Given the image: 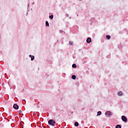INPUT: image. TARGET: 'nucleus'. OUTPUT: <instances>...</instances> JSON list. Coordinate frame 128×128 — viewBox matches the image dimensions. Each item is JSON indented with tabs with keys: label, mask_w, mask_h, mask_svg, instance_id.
I'll return each mask as SVG.
<instances>
[{
	"label": "nucleus",
	"mask_w": 128,
	"mask_h": 128,
	"mask_svg": "<svg viewBox=\"0 0 128 128\" xmlns=\"http://www.w3.org/2000/svg\"><path fill=\"white\" fill-rule=\"evenodd\" d=\"M48 124L49 126H54L56 124V121L52 120H50L48 121Z\"/></svg>",
	"instance_id": "obj_1"
},
{
	"label": "nucleus",
	"mask_w": 128,
	"mask_h": 128,
	"mask_svg": "<svg viewBox=\"0 0 128 128\" xmlns=\"http://www.w3.org/2000/svg\"><path fill=\"white\" fill-rule=\"evenodd\" d=\"M122 120L124 122H128V118L124 116H122Z\"/></svg>",
	"instance_id": "obj_2"
},
{
	"label": "nucleus",
	"mask_w": 128,
	"mask_h": 128,
	"mask_svg": "<svg viewBox=\"0 0 128 128\" xmlns=\"http://www.w3.org/2000/svg\"><path fill=\"white\" fill-rule=\"evenodd\" d=\"M105 114L107 116L110 117L112 116V112L110 111H107L106 112Z\"/></svg>",
	"instance_id": "obj_3"
},
{
	"label": "nucleus",
	"mask_w": 128,
	"mask_h": 128,
	"mask_svg": "<svg viewBox=\"0 0 128 128\" xmlns=\"http://www.w3.org/2000/svg\"><path fill=\"white\" fill-rule=\"evenodd\" d=\"M87 44H90L92 42V38H88L86 40Z\"/></svg>",
	"instance_id": "obj_4"
},
{
	"label": "nucleus",
	"mask_w": 128,
	"mask_h": 128,
	"mask_svg": "<svg viewBox=\"0 0 128 128\" xmlns=\"http://www.w3.org/2000/svg\"><path fill=\"white\" fill-rule=\"evenodd\" d=\"M118 96H122L124 94V93L122 91H120L117 93Z\"/></svg>",
	"instance_id": "obj_5"
},
{
	"label": "nucleus",
	"mask_w": 128,
	"mask_h": 128,
	"mask_svg": "<svg viewBox=\"0 0 128 128\" xmlns=\"http://www.w3.org/2000/svg\"><path fill=\"white\" fill-rule=\"evenodd\" d=\"M13 108L14 110H18V106L17 104H14Z\"/></svg>",
	"instance_id": "obj_6"
},
{
	"label": "nucleus",
	"mask_w": 128,
	"mask_h": 128,
	"mask_svg": "<svg viewBox=\"0 0 128 128\" xmlns=\"http://www.w3.org/2000/svg\"><path fill=\"white\" fill-rule=\"evenodd\" d=\"M29 56L30 58H31V60H34V56L30 55Z\"/></svg>",
	"instance_id": "obj_7"
},
{
	"label": "nucleus",
	"mask_w": 128,
	"mask_h": 128,
	"mask_svg": "<svg viewBox=\"0 0 128 128\" xmlns=\"http://www.w3.org/2000/svg\"><path fill=\"white\" fill-rule=\"evenodd\" d=\"M100 114H102V112L98 111L97 112V116H100Z\"/></svg>",
	"instance_id": "obj_8"
},
{
	"label": "nucleus",
	"mask_w": 128,
	"mask_h": 128,
	"mask_svg": "<svg viewBox=\"0 0 128 128\" xmlns=\"http://www.w3.org/2000/svg\"><path fill=\"white\" fill-rule=\"evenodd\" d=\"M46 26H50V24H48V22L46 21Z\"/></svg>",
	"instance_id": "obj_9"
},
{
	"label": "nucleus",
	"mask_w": 128,
	"mask_h": 128,
	"mask_svg": "<svg viewBox=\"0 0 128 128\" xmlns=\"http://www.w3.org/2000/svg\"><path fill=\"white\" fill-rule=\"evenodd\" d=\"M72 80H76V76H75V75L72 76Z\"/></svg>",
	"instance_id": "obj_10"
},
{
	"label": "nucleus",
	"mask_w": 128,
	"mask_h": 128,
	"mask_svg": "<svg viewBox=\"0 0 128 128\" xmlns=\"http://www.w3.org/2000/svg\"><path fill=\"white\" fill-rule=\"evenodd\" d=\"M74 126H78V122H74Z\"/></svg>",
	"instance_id": "obj_11"
},
{
	"label": "nucleus",
	"mask_w": 128,
	"mask_h": 128,
	"mask_svg": "<svg viewBox=\"0 0 128 128\" xmlns=\"http://www.w3.org/2000/svg\"><path fill=\"white\" fill-rule=\"evenodd\" d=\"M116 128H122V126H120V124H118L116 126Z\"/></svg>",
	"instance_id": "obj_12"
},
{
	"label": "nucleus",
	"mask_w": 128,
	"mask_h": 128,
	"mask_svg": "<svg viewBox=\"0 0 128 128\" xmlns=\"http://www.w3.org/2000/svg\"><path fill=\"white\" fill-rule=\"evenodd\" d=\"M106 38L107 40H110V36L108 35H107L106 36Z\"/></svg>",
	"instance_id": "obj_13"
},
{
	"label": "nucleus",
	"mask_w": 128,
	"mask_h": 128,
	"mask_svg": "<svg viewBox=\"0 0 128 128\" xmlns=\"http://www.w3.org/2000/svg\"><path fill=\"white\" fill-rule=\"evenodd\" d=\"M49 18H50V20H52V18H54V15L50 16H49Z\"/></svg>",
	"instance_id": "obj_14"
},
{
	"label": "nucleus",
	"mask_w": 128,
	"mask_h": 128,
	"mask_svg": "<svg viewBox=\"0 0 128 128\" xmlns=\"http://www.w3.org/2000/svg\"><path fill=\"white\" fill-rule=\"evenodd\" d=\"M72 68H76V64H73L72 66Z\"/></svg>",
	"instance_id": "obj_15"
},
{
	"label": "nucleus",
	"mask_w": 128,
	"mask_h": 128,
	"mask_svg": "<svg viewBox=\"0 0 128 128\" xmlns=\"http://www.w3.org/2000/svg\"><path fill=\"white\" fill-rule=\"evenodd\" d=\"M69 44H70V46H72V44H74V42H72V41H70L69 42Z\"/></svg>",
	"instance_id": "obj_16"
},
{
	"label": "nucleus",
	"mask_w": 128,
	"mask_h": 128,
	"mask_svg": "<svg viewBox=\"0 0 128 128\" xmlns=\"http://www.w3.org/2000/svg\"><path fill=\"white\" fill-rule=\"evenodd\" d=\"M60 32H62V30H60Z\"/></svg>",
	"instance_id": "obj_17"
}]
</instances>
